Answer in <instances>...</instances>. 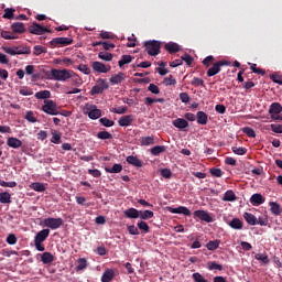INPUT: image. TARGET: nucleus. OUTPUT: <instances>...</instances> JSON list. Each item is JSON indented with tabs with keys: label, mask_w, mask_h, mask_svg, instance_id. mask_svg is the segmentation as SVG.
I'll use <instances>...</instances> for the list:
<instances>
[{
	"label": "nucleus",
	"mask_w": 282,
	"mask_h": 282,
	"mask_svg": "<svg viewBox=\"0 0 282 282\" xmlns=\"http://www.w3.org/2000/svg\"><path fill=\"white\" fill-rule=\"evenodd\" d=\"M51 80H57L58 83H66L69 78H74L76 73L72 69H51Z\"/></svg>",
	"instance_id": "1"
},
{
	"label": "nucleus",
	"mask_w": 282,
	"mask_h": 282,
	"mask_svg": "<svg viewBox=\"0 0 282 282\" xmlns=\"http://www.w3.org/2000/svg\"><path fill=\"white\" fill-rule=\"evenodd\" d=\"M29 32L37 36H43V34H52V30L36 22H33V24L29 26Z\"/></svg>",
	"instance_id": "2"
},
{
	"label": "nucleus",
	"mask_w": 282,
	"mask_h": 282,
	"mask_svg": "<svg viewBox=\"0 0 282 282\" xmlns=\"http://www.w3.org/2000/svg\"><path fill=\"white\" fill-rule=\"evenodd\" d=\"M42 111H44V113H47L48 116H58V106H56V102H54V100L47 99L44 100Z\"/></svg>",
	"instance_id": "3"
},
{
	"label": "nucleus",
	"mask_w": 282,
	"mask_h": 282,
	"mask_svg": "<svg viewBox=\"0 0 282 282\" xmlns=\"http://www.w3.org/2000/svg\"><path fill=\"white\" fill-rule=\"evenodd\" d=\"M84 112L90 118V120H98L102 116V110L98 109L96 105L87 104L84 108Z\"/></svg>",
	"instance_id": "4"
},
{
	"label": "nucleus",
	"mask_w": 282,
	"mask_h": 282,
	"mask_svg": "<svg viewBox=\"0 0 282 282\" xmlns=\"http://www.w3.org/2000/svg\"><path fill=\"white\" fill-rule=\"evenodd\" d=\"M144 45L149 56H158V54H160L161 43L159 41H149L145 42Z\"/></svg>",
	"instance_id": "5"
},
{
	"label": "nucleus",
	"mask_w": 282,
	"mask_h": 282,
	"mask_svg": "<svg viewBox=\"0 0 282 282\" xmlns=\"http://www.w3.org/2000/svg\"><path fill=\"white\" fill-rule=\"evenodd\" d=\"M105 89H109V84L107 83V79H98L96 82V85L91 88L90 95L98 96V94H102Z\"/></svg>",
	"instance_id": "6"
},
{
	"label": "nucleus",
	"mask_w": 282,
	"mask_h": 282,
	"mask_svg": "<svg viewBox=\"0 0 282 282\" xmlns=\"http://www.w3.org/2000/svg\"><path fill=\"white\" fill-rule=\"evenodd\" d=\"M44 226L51 228V230H58L63 226V218H46L44 219Z\"/></svg>",
	"instance_id": "7"
},
{
	"label": "nucleus",
	"mask_w": 282,
	"mask_h": 282,
	"mask_svg": "<svg viewBox=\"0 0 282 282\" xmlns=\"http://www.w3.org/2000/svg\"><path fill=\"white\" fill-rule=\"evenodd\" d=\"M225 65H230V62L228 61H219L216 62L213 67H210L207 70V76L212 77V76H217V74H219L221 72V67H224Z\"/></svg>",
	"instance_id": "8"
},
{
	"label": "nucleus",
	"mask_w": 282,
	"mask_h": 282,
	"mask_svg": "<svg viewBox=\"0 0 282 282\" xmlns=\"http://www.w3.org/2000/svg\"><path fill=\"white\" fill-rule=\"evenodd\" d=\"M72 37H57L50 42L51 47H58V45H72Z\"/></svg>",
	"instance_id": "9"
},
{
	"label": "nucleus",
	"mask_w": 282,
	"mask_h": 282,
	"mask_svg": "<svg viewBox=\"0 0 282 282\" xmlns=\"http://www.w3.org/2000/svg\"><path fill=\"white\" fill-rule=\"evenodd\" d=\"M93 69H94V72H98L99 74H107V73L111 72V66L105 65L100 62H94Z\"/></svg>",
	"instance_id": "10"
},
{
	"label": "nucleus",
	"mask_w": 282,
	"mask_h": 282,
	"mask_svg": "<svg viewBox=\"0 0 282 282\" xmlns=\"http://www.w3.org/2000/svg\"><path fill=\"white\" fill-rule=\"evenodd\" d=\"M167 209L173 215H185V217H191V209L187 207H184V206H180L176 208L169 207Z\"/></svg>",
	"instance_id": "11"
},
{
	"label": "nucleus",
	"mask_w": 282,
	"mask_h": 282,
	"mask_svg": "<svg viewBox=\"0 0 282 282\" xmlns=\"http://www.w3.org/2000/svg\"><path fill=\"white\" fill-rule=\"evenodd\" d=\"M164 48L169 54H177V52H182V46L175 42H169L164 45Z\"/></svg>",
	"instance_id": "12"
},
{
	"label": "nucleus",
	"mask_w": 282,
	"mask_h": 282,
	"mask_svg": "<svg viewBox=\"0 0 282 282\" xmlns=\"http://www.w3.org/2000/svg\"><path fill=\"white\" fill-rule=\"evenodd\" d=\"M119 127H131L133 123V115H126L118 120Z\"/></svg>",
	"instance_id": "13"
},
{
	"label": "nucleus",
	"mask_w": 282,
	"mask_h": 282,
	"mask_svg": "<svg viewBox=\"0 0 282 282\" xmlns=\"http://www.w3.org/2000/svg\"><path fill=\"white\" fill-rule=\"evenodd\" d=\"M195 217H198V219H202V221H207V224H210L213 221V217L207 212L204 210H196L194 212Z\"/></svg>",
	"instance_id": "14"
},
{
	"label": "nucleus",
	"mask_w": 282,
	"mask_h": 282,
	"mask_svg": "<svg viewBox=\"0 0 282 282\" xmlns=\"http://www.w3.org/2000/svg\"><path fill=\"white\" fill-rule=\"evenodd\" d=\"M48 237H50V229H43L36 234V236L34 237V241L43 243V241H45V239H47Z\"/></svg>",
	"instance_id": "15"
},
{
	"label": "nucleus",
	"mask_w": 282,
	"mask_h": 282,
	"mask_svg": "<svg viewBox=\"0 0 282 282\" xmlns=\"http://www.w3.org/2000/svg\"><path fill=\"white\" fill-rule=\"evenodd\" d=\"M7 144L11 149H21L23 147V142L14 137L9 138Z\"/></svg>",
	"instance_id": "16"
},
{
	"label": "nucleus",
	"mask_w": 282,
	"mask_h": 282,
	"mask_svg": "<svg viewBox=\"0 0 282 282\" xmlns=\"http://www.w3.org/2000/svg\"><path fill=\"white\" fill-rule=\"evenodd\" d=\"M115 276L116 272L113 271V269H107L101 276V282H111L113 281Z\"/></svg>",
	"instance_id": "17"
},
{
	"label": "nucleus",
	"mask_w": 282,
	"mask_h": 282,
	"mask_svg": "<svg viewBox=\"0 0 282 282\" xmlns=\"http://www.w3.org/2000/svg\"><path fill=\"white\" fill-rule=\"evenodd\" d=\"M127 78V75L124 73H118L117 75H112L110 77L111 85H120V83H123V80Z\"/></svg>",
	"instance_id": "18"
},
{
	"label": "nucleus",
	"mask_w": 282,
	"mask_h": 282,
	"mask_svg": "<svg viewBox=\"0 0 282 282\" xmlns=\"http://www.w3.org/2000/svg\"><path fill=\"white\" fill-rule=\"evenodd\" d=\"M127 162H128V164H131L132 166H135L137 169H142V166H143L142 161H140V159H138V156H134V155H129L127 158Z\"/></svg>",
	"instance_id": "19"
},
{
	"label": "nucleus",
	"mask_w": 282,
	"mask_h": 282,
	"mask_svg": "<svg viewBox=\"0 0 282 282\" xmlns=\"http://www.w3.org/2000/svg\"><path fill=\"white\" fill-rule=\"evenodd\" d=\"M123 215L128 219H138V217H140V212H138V209L132 207V208L124 210Z\"/></svg>",
	"instance_id": "20"
},
{
	"label": "nucleus",
	"mask_w": 282,
	"mask_h": 282,
	"mask_svg": "<svg viewBox=\"0 0 282 282\" xmlns=\"http://www.w3.org/2000/svg\"><path fill=\"white\" fill-rule=\"evenodd\" d=\"M250 202L252 206H261L263 202H265V198L261 194H253L250 198Z\"/></svg>",
	"instance_id": "21"
},
{
	"label": "nucleus",
	"mask_w": 282,
	"mask_h": 282,
	"mask_svg": "<svg viewBox=\"0 0 282 282\" xmlns=\"http://www.w3.org/2000/svg\"><path fill=\"white\" fill-rule=\"evenodd\" d=\"M281 111H282V106L279 102H273L269 108V113L271 117L281 113Z\"/></svg>",
	"instance_id": "22"
},
{
	"label": "nucleus",
	"mask_w": 282,
	"mask_h": 282,
	"mask_svg": "<svg viewBox=\"0 0 282 282\" xmlns=\"http://www.w3.org/2000/svg\"><path fill=\"white\" fill-rule=\"evenodd\" d=\"M11 30L15 34H23L25 32V25L22 22H17L11 25Z\"/></svg>",
	"instance_id": "23"
},
{
	"label": "nucleus",
	"mask_w": 282,
	"mask_h": 282,
	"mask_svg": "<svg viewBox=\"0 0 282 282\" xmlns=\"http://www.w3.org/2000/svg\"><path fill=\"white\" fill-rule=\"evenodd\" d=\"M173 126L176 129H186V127H188V121H186V119L178 118L173 121Z\"/></svg>",
	"instance_id": "24"
},
{
	"label": "nucleus",
	"mask_w": 282,
	"mask_h": 282,
	"mask_svg": "<svg viewBox=\"0 0 282 282\" xmlns=\"http://www.w3.org/2000/svg\"><path fill=\"white\" fill-rule=\"evenodd\" d=\"M230 228H234V230H241L243 228V221H241V219L239 218H234L230 223H229Z\"/></svg>",
	"instance_id": "25"
},
{
	"label": "nucleus",
	"mask_w": 282,
	"mask_h": 282,
	"mask_svg": "<svg viewBox=\"0 0 282 282\" xmlns=\"http://www.w3.org/2000/svg\"><path fill=\"white\" fill-rule=\"evenodd\" d=\"M35 98L37 100H47V98H52V93L50 90H41L35 94Z\"/></svg>",
	"instance_id": "26"
},
{
	"label": "nucleus",
	"mask_w": 282,
	"mask_h": 282,
	"mask_svg": "<svg viewBox=\"0 0 282 282\" xmlns=\"http://www.w3.org/2000/svg\"><path fill=\"white\" fill-rule=\"evenodd\" d=\"M196 118L198 124H207L208 122V115H206L204 111H198Z\"/></svg>",
	"instance_id": "27"
},
{
	"label": "nucleus",
	"mask_w": 282,
	"mask_h": 282,
	"mask_svg": "<svg viewBox=\"0 0 282 282\" xmlns=\"http://www.w3.org/2000/svg\"><path fill=\"white\" fill-rule=\"evenodd\" d=\"M0 204H12V196L10 195V193H0Z\"/></svg>",
	"instance_id": "28"
},
{
	"label": "nucleus",
	"mask_w": 282,
	"mask_h": 282,
	"mask_svg": "<svg viewBox=\"0 0 282 282\" xmlns=\"http://www.w3.org/2000/svg\"><path fill=\"white\" fill-rule=\"evenodd\" d=\"M269 206H270V210H271L272 215H275V216L281 215V205H279L278 203H274V202H270Z\"/></svg>",
	"instance_id": "29"
},
{
	"label": "nucleus",
	"mask_w": 282,
	"mask_h": 282,
	"mask_svg": "<svg viewBox=\"0 0 282 282\" xmlns=\"http://www.w3.org/2000/svg\"><path fill=\"white\" fill-rule=\"evenodd\" d=\"M223 202H237V195L232 191H227L223 197Z\"/></svg>",
	"instance_id": "30"
},
{
	"label": "nucleus",
	"mask_w": 282,
	"mask_h": 282,
	"mask_svg": "<svg viewBox=\"0 0 282 282\" xmlns=\"http://www.w3.org/2000/svg\"><path fill=\"white\" fill-rule=\"evenodd\" d=\"M243 218L246 219L247 224L250 226H256L257 225V217L250 213H245Z\"/></svg>",
	"instance_id": "31"
},
{
	"label": "nucleus",
	"mask_w": 282,
	"mask_h": 282,
	"mask_svg": "<svg viewBox=\"0 0 282 282\" xmlns=\"http://www.w3.org/2000/svg\"><path fill=\"white\" fill-rule=\"evenodd\" d=\"M30 188H32V191H35L36 193H45V184L43 183H32L30 185Z\"/></svg>",
	"instance_id": "32"
},
{
	"label": "nucleus",
	"mask_w": 282,
	"mask_h": 282,
	"mask_svg": "<svg viewBox=\"0 0 282 282\" xmlns=\"http://www.w3.org/2000/svg\"><path fill=\"white\" fill-rule=\"evenodd\" d=\"M151 144H155V138L153 137L141 138V147H151Z\"/></svg>",
	"instance_id": "33"
},
{
	"label": "nucleus",
	"mask_w": 282,
	"mask_h": 282,
	"mask_svg": "<svg viewBox=\"0 0 282 282\" xmlns=\"http://www.w3.org/2000/svg\"><path fill=\"white\" fill-rule=\"evenodd\" d=\"M133 61L131 55H122L121 59L118 62L119 67H124V65H129Z\"/></svg>",
	"instance_id": "34"
},
{
	"label": "nucleus",
	"mask_w": 282,
	"mask_h": 282,
	"mask_svg": "<svg viewBox=\"0 0 282 282\" xmlns=\"http://www.w3.org/2000/svg\"><path fill=\"white\" fill-rule=\"evenodd\" d=\"M41 261L42 263H52L54 261V256L50 252H44L42 256H41Z\"/></svg>",
	"instance_id": "35"
},
{
	"label": "nucleus",
	"mask_w": 282,
	"mask_h": 282,
	"mask_svg": "<svg viewBox=\"0 0 282 282\" xmlns=\"http://www.w3.org/2000/svg\"><path fill=\"white\" fill-rule=\"evenodd\" d=\"M105 171H106V173H121L122 172V165L116 163L111 169L106 167Z\"/></svg>",
	"instance_id": "36"
},
{
	"label": "nucleus",
	"mask_w": 282,
	"mask_h": 282,
	"mask_svg": "<svg viewBox=\"0 0 282 282\" xmlns=\"http://www.w3.org/2000/svg\"><path fill=\"white\" fill-rule=\"evenodd\" d=\"M85 268H87V259H85V258L78 259L77 267H76L77 272L85 270Z\"/></svg>",
	"instance_id": "37"
},
{
	"label": "nucleus",
	"mask_w": 282,
	"mask_h": 282,
	"mask_svg": "<svg viewBox=\"0 0 282 282\" xmlns=\"http://www.w3.org/2000/svg\"><path fill=\"white\" fill-rule=\"evenodd\" d=\"M166 151V147L164 145H155L151 149L152 155H160V153H164Z\"/></svg>",
	"instance_id": "38"
},
{
	"label": "nucleus",
	"mask_w": 282,
	"mask_h": 282,
	"mask_svg": "<svg viewBox=\"0 0 282 282\" xmlns=\"http://www.w3.org/2000/svg\"><path fill=\"white\" fill-rule=\"evenodd\" d=\"M153 215L152 210L139 212L140 219H153Z\"/></svg>",
	"instance_id": "39"
},
{
	"label": "nucleus",
	"mask_w": 282,
	"mask_h": 282,
	"mask_svg": "<svg viewBox=\"0 0 282 282\" xmlns=\"http://www.w3.org/2000/svg\"><path fill=\"white\" fill-rule=\"evenodd\" d=\"M219 243H221L220 240H213V241H209L207 245H206V248L207 250H217V248H219Z\"/></svg>",
	"instance_id": "40"
},
{
	"label": "nucleus",
	"mask_w": 282,
	"mask_h": 282,
	"mask_svg": "<svg viewBox=\"0 0 282 282\" xmlns=\"http://www.w3.org/2000/svg\"><path fill=\"white\" fill-rule=\"evenodd\" d=\"M98 56L101 61H107V62L112 61L113 58V55L109 52H99Z\"/></svg>",
	"instance_id": "41"
},
{
	"label": "nucleus",
	"mask_w": 282,
	"mask_h": 282,
	"mask_svg": "<svg viewBox=\"0 0 282 282\" xmlns=\"http://www.w3.org/2000/svg\"><path fill=\"white\" fill-rule=\"evenodd\" d=\"M97 138L99 140H111V138H113V137L108 131H100V132L97 133Z\"/></svg>",
	"instance_id": "42"
},
{
	"label": "nucleus",
	"mask_w": 282,
	"mask_h": 282,
	"mask_svg": "<svg viewBox=\"0 0 282 282\" xmlns=\"http://www.w3.org/2000/svg\"><path fill=\"white\" fill-rule=\"evenodd\" d=\"M163 83L166 87L177 85V80H175V78H173V75H170L169 77H165Z\"/></svg>",
	"instance_id": "43"
},
{
	"label": "nucleus",
	"mask_w": 282,
	"mask_h": 282,
	"mask_svg": "<svg viewBox=\"0 0 282 282\" xmlns=\"http://www.w3.org/2000/svg\"><path fill=\"white\" fill-rule=\"evenodd\" d=\"M47 53V48L41 46V45H35L34 46V51H33V54L35 56H41V54H46Z\"/></svg>",
	"instance_id": "44"
},
{
	"label": "nucleus",
	"mask_w": 282,
	"mask_h": 282,
	"mask_svg": "<svg viewBox=\"0 0 282 282\" xmlns=\"http://www.w3.org/2000/svg\"><path fill=\"white\" fill-rule=\"evenodd\" d=\"M99 122L102 124V127H113V124H116L113 120L107 119L106 117L99 119Z\"/></svg>",
	"instance_id": "45"
},
{
	"label": "nucleus",
	"mask_w": 282,
	"mask_h": 282,
	"mask_svg": "<svg viewBox=\"0 0 282 282\" xmlns=\"http://www.w3.org/2000/svg\"><path fill=\"white\" fill-rule=\"evenodd\" d=\"M192 279L195 282H208V280L204 279V275H202L199 272L193 273Z\"/></svg>",
	"instance_id": "46"
},
{
	"label": "nucleus",
	"mask_w": 282,
	"mask_h": 282,
	"mask_svg": "<svg viewBox=\"0 0 282 282\" xmlns=\"http://www.w3.org/2000/svg\"><path fill=\"white\" fill-rule=\"evenodd\" d=\"M51 142H53V144H61V133L56 131L52 132Z\"/></svg>",
	"instance_id": "47"
},
{
	"label": "nucleus",
	"mask_w": 282,
	"mask_h": 282,
	"mask_svg": "<svg viewBox=\"0 0 282 282\" xmlns=\"http://www.w3.org/2000/svg\"><path fill=\"white\" fill-rule=\"evenodd\" d=\"M14 9L7 8L4 10L3 19H14Z\"/></svg>",
	"instance_id": "48"
},
{
	"label": "nucleus",
	"mask_w": 282,
	"mask_h": 282,
	"mask_svg": "<svg viewBox=\"0 0 282 282\" xmlns=\"http://www.w3.org/2000/svg\"><path fill=\"white\" fill-rule=\"evenodd\" d=\"M242 131L246 133V135H248V138H257V133L250 127L243 128Z\"/></svg>",
	"instance_id": "49"
},
{
	"label": "nucleus",
	"mask_w": 282,
	"mask_h": 282,
	"mask_svg": "<svg viewBox=\"0 0 282 282\" xmlns=\"http://www.w3.org/2000/svg\"><path fill=\"white\" fill-rule=\"evenodd\" d=\"M191 84L193 85V87H204V79L199 77H194Z\"/></svg>",
	"instance_id": "50"
},
{
	"label": "nucleus",
	"mask_w": 282,
	"mask_h": 282,
	"mask_svg": "<svg viewBox=\"0 0 282 282\" xmlns=\"http://www.w3.org/2000/svg\"><path fill=\"white\" fill-rule=\"evenodd\" d=\"M232 152L236 155H246V153L248 152V150L246 148H238V147H232Z\"/></svg>",
	"instance_id": "51"
},
{
	"label": "nucleus",
	"mask_w": 282,
	"mask_h": 282,
	"mask_svg": "<svg viewBox=\"0 0 282 282\" xmlns=\"http://www.w3.org/2000/svg\"><path fill=\"white\" fill-rule=\"evenodd\" d=\"M160 173H161L162 177H164L165 180H171V177L173 175V173L169 169H161Z\"/></svg>",
	"instance_id": "52"
},
{
	"label": "nucleus",
	"mask_w": 282,
	"mask_h": 282,
	"mask_svg": "<svg viewBox=\"0 0 282 282\" xmlns=\"http://www.w3.org/2000/svg\"><path fill=\"white\" fill-rule=\"evenodd\" d=\"M17 54H30L31 50L28 46H18L15 47Z\"/></svg>",
	"instance_id": "53"
},
{
	"label": "nucleus",
	"mask_w": 282,
	"mask_h": 282,
	"mask_svg": "<svg viewBox=\"0 0 282 282\" xmlns=\"http://www.w3.org/2000/svg\"><path fill=\"white\" fill-rule=\"evenodd\" d=\"M79 72H82L83 74H86L87 76H89V74H91V69L89 68V66L85 65V64H80L78 66Z\"/></svg>",
	"instance_id": "54"
},
{
	"label": "nucleus",
	"mask_w": 282,
	"mask_h": 282,
	"mask_svg": "<svg viewBox=\"0 0 282 282\" xmlns=\"http://www.w3.org/2000/svg\"><path fill=\"white\" fill-rule=\"evenodd\" d=\"M181 58L184 61V63H186V65H188V67L193 65V56L185 54Z\"/></svg>",
	"instance_id": "55"
},
{
	"label": "nucleus",
	"mask_w": 282,
	"mask_h": 282,
	"mask_svg": "<svg viewBox=\"0 0 282 282\" xmlns=\"http://www.w3.org/2000/svg\"><path fill=\"white\" fill-rule=\"evenodd\" d=\"M257 261H262L263 263H270V259H268L267 254L258 253L256 254Z\"/></svg>",
	"instance_id": "56"
},
{
	"label": "nucleus",
	"mask_w": 282,
	"mask_h": 282,
	"mask_svg": "<svg viewBox=\"0 0 282 282\" xmlns=\"http://www.w3.org/2000/svg\"><path fill=\"white\" fill-rule=\"evenodd\" d=\"M180 99L182 100V102H184L185 105H188L191 102V96L187 95V93H181L180 94Z\"/></svg>",
	"instance_id": "57"
},
{
	"label": "nucleus",
	"mask_w": 282,
	"mask_h": 282,
	"mask_svg": "<svg viewBox=\"0 0 282 282\" xmlns=\"http://www.w3.org/2000/svg\"><path fill=\"white\" fill-rule=\"evenodd\" d=\"M148 91H151V94H160V87H158V85L155 84H150L148 87Z\"/></svg>",
	"instance_id": "58"
},
{
	"label": "nucleus",
	"mask_w": 282,
	"mask_h": 282,
	"mask_svg": "<svg viewBox=\"0 0 282 282\" xmlns=\"http://www.w3.org/2000/svg\"><path fill=\"white\" fill-rule=\"evenodd\" d=\"M208 270H223L221 264L217 263V262H209L208 263Z\"/></svg>",
	"instance_id": "59"
},
{
	"label": "nucleus",
	"mask_w": 282,
	"mask_h": 282,
	"mask_svg": "<svg viewBox=\"0 0 282 282\" xmlns=\"http://www.w3.org/2000/svg\"><path fill=\"white\" fill-rule=\"evenodd\" d=\"M7 243H9V246H14V243H17V236L14 234H10L7 237Z\"/></svg>",
	"instance_id": "60"
},
{
	"label": "nucleus",
	"mask_w": 282,
	"mask_h": 282,
	"mask_svg": "<svg viewBox=\"0 0 282 282\" xmlns=\"http://www.w3.org/2000/svg\"><path fill=\"white\" fill-rule=\"evenodd\" d=\"M209 173L214 177H221V175H224V172H221V169H210Z\"/></svg>",
	"instance_id": "61"
},
{
	"label": "nucleus",
	"mask_w": 282,
	"mask_h": 282,
	"mask_svg": "<svg viewBox=\"0 0 282 282\" xmlns=\"http://www.w3.org/2000/svg\"><path fill=\"white\" fill-rule=\"evenodd\" d=\"M271 131H273V133H282V124H279V123L271 124Z\"/></svg>",
	"instance_id": "62"
},
{
	"label": "nucleus",
	"mask_w": 282,
	"mask_h": 282,
	"mask_svg": "<svg viewBox=\"0 0 282 282\" xmlns=\"http://www.w3.org/2000/svg\"><path fill=\"white\" fill-rule=\"evenodd\" d=\"M138 228H139V230L149 232V224H147L145 221L138 223Z\"/></svg>",
	"instance_id": "63"
},
{
	"label": "nucleus",
	"mask_w": 282,
	"mask_h": 282,
	"mask_svg": "<svg viewBox=\"0 0 282 282\" xmlns=\"http://www.w3.org/2000/svg\"><path fill=\"white\" fill-rule=\"evenodd\" d=\"M271 80H273V83H276V85H282V76L281 75H271Z\"/></svg>",
	"instance_id": "64"
}]
</instances>
